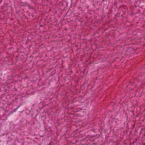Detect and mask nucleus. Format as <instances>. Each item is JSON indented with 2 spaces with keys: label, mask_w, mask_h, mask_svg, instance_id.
<instances>
[{
  "label": "nucleus",
  "mask_w": 145,
  "mask_h": 145,
  "mask_svg": "<svg viewBox=\"0 0 145 145\" xmlns=\"http://www.w3.org/2000/svg\"><path fill=\"white\" fill-rule=\"evenodd\" d=\"M23 3L25 5H27V4L26 2Z\"/></svg>",
  "instance_id": "f257e3e1"
}]
</instances>
